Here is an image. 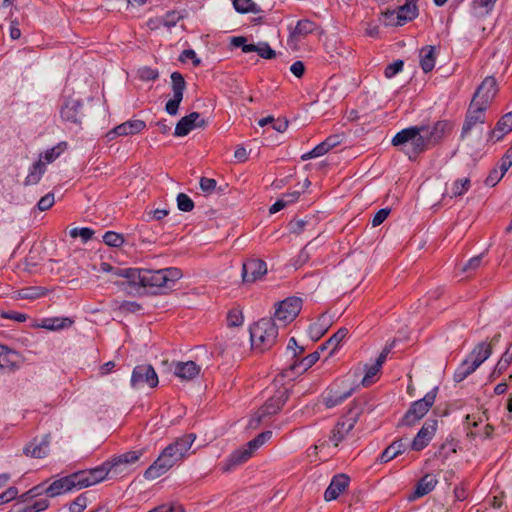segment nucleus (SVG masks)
Returning a JSON list of instances; mask_svg holds the SVG:
<instances>
[{
  "label": "nucleus",
  "instance_id": "obj_1",
  "mask_svg": "<svg viewBox=\"0 0 512 512\" xmlns=\"http://www.w3.org/2000/svg\"><path fill=\"white\" fill-rule=\"evenodd\" d=\"M452 127V123L448 120H439L432 126H410L396 133L391 143L404 152L410 160H415L419 154L440 143Z\"/></svg>",
  "mask_w": 512,
  "mask_h": 512
},
{
  "label": "nucleus",
  "instance_id": "obj_2",
  "mask_svg": "<svg viewBox=\"0 0 512 512\" xmlns=\"http://www.w3.org/2000/svg\"><path fill=\"white\" fill-rule=\"evenodd\" d=\"M114 274L126 279L129 293L158 294L167 288V272L162 269L117 268Z\"/></svg>",
  "mask_w": 512,
  "mask_h": 512
},
{
  "label": "nucleus",
  "instance_id": "obj_3",
  "mask_svg": "<svg viewBox=\"0 0 512 512\" xmlns=\"http://www.w3.org/2000/svg\"><path fill=\"white\" fill-rule=\"evenodd\" d=\"M369 403L368 396H360L353 400L350 408L346 414L336 423L330 436V441L334 446H338L344 440L346 435L354 428L359 420L360 415L366 410H371L367 407Z\"/></svg>",
  "mask_w": 512,
  "mask_h": 512
},
{
  "label": "nucleus",
  "instance_id": "obj_4",
  "mask_svg": "<svg viewBox=\"0 0 512 512\" xmlns=\"http://www.w3.org/2000/svg\"><path fill=\"white\" fill-rule=\"evenodd\" d=\"M278 327L274 320L262 318L250 327L252 346L260 351L270 349L277 340Z\"/></svg>",
  "mask_w": 512,
  "mask_h": 512
},
{
  "label": "nucleus",
  "instance_id": "obj_5",
  "mask_svg": "<svg viewBox=\"0 0 512 512\" xmlns=\"http://www.w3.org/2000/svg\"><path fill=\"white\" fill-rule=\"evenodd\" d=\"M177 449L172 444L164 448L158 458L145 470V479L154 480L165 474L178 461H181L184 457Z\"/></svg>",
  "mask_w": 512,
  "mask_h": 512
},
{
  "label": "nucleus",
  "instance_id": "obj_6",
  "mask_svg": "<svg viewBox=\"0 0 512 512\" xmlns=\"http://www.w3.org/2000/svg\"><path fill=\"white\" fill-rule=\"evenodd\" d=\"M438 389L439 388L435 386L427 392L422 399L412 402L409 409L402 417L400 425L411 427L421 420L435 403Z\"/></svg>",
  "mask_w": 512,
  "mask_h": 512
},
{
  "label": "nucleus",
  "instance_id": "obj_7",
  "mask_svg": "<svg viewBox=\"0 0 512 512\" xmlns=\"http://www.w3.org/2000/svg\"><path fill=\"white\" fill-rule=\"evenodd\" d=\"M290 391L287 388H279L269 397L266 402L257 410L250 421V424L259 425L264 418L277 414L289 399Z\"/></svg>",
  "mask_w": 512,
  "mask_h": 512
},
{
  "label": "nucleus",
  "instance_id": "obj_8",
  "mask_svg": "<svg viewBox=\"0 0 512 512\" xmlns=\"http://www.w3.org/2000/svg\"><path fill=\"white\" fill-rule=\"evenodd\" d=\"M488 108L478 104L477 101H471L467 109L465 120L461 130V139L466 138L473 129H478L479 139L482 138L483 127L486 121V110Z\"/></svg>",
  "mask_w": 512,
  "mask_h": 512
},
{
  "label": "nucleus",
  "instance_id": "obj_9",
  "mask_svg": "<svg viewBox=\"0 0 512 512\" xmlns=\"http://www.w3.org/2000/svg\"><path fill=\"white\" fill-rule=\"evenodd\" d=\"M301 308V298L296 296L288 297L276 304L274 319L286 325L287 323L292 322L298 316Z\"/></svg>",
  "mask_w": 512,
  "mask_h": 512
},
{
  "label": "nucleus",
  "instance_id": "obj_10",
  "mask_svg": "<svg viewBox=\"0 0 512 512\" xmlns=\"http://www.w3.org/2000/svg\"><path fill=\"white\" fill-rule=\"evenodd\" d=\"M158 382V375L149 364L137 365L132 371L130 384L134 389L143 388L145 385L155 388Z\"/></svg>",
  "mask_w": 512,
  "mask_h": 512
},
{
  "label": "nucleus",
  "instance_id": "obj_11",
  "mask_svg": "<svg viewBox=\"0 0 512 512\" xmlns=\"http://www.w3.org/2000/svg\"><path fill=\"white\" fill-rule=\"evenodd\" d=\"M318 29L319 26L310 19L299 20L288 36V46L294 50L298 49L301 40L316 32Z\"/></svg>",
  "mask_w": 512,
  "mask_h": 512
},
{
  "label": "nucleus",
  "instance_id": "obj_12",
  "mask_svg": "<svg viewBox=\"0 0 512 512\" xmlns=\"http://www.w3.org/2000/svg\"><path fill=\"white\" fill-rule=\"evenodd\" d=\"M396 14V25L402 26L407 22L413 21L419 15L417 0H405V3L397 8V10H387L384 13L385 18H393Z\"/></svg>",
  "mask_w": 512,
  "mask_h": 512
},
{
  "label": "nucleus",
  "instance_id": "obj_13",
  "mask_svg": "<svg viewBox=\"0 0 512 512\" xmlns=\"http://www.w3.org/2000/svg\"><path fill=\"white\" fill-rule=\"evenodd\" d=\"M267 273V264L262 259L250 258L242 265V281L245 284L254 283Z\"/></svg>",
  "mask_w": 512,
  "mask_h": 512
},
{
  "label": "nucleus",
  "instance_id": "obj_14",
  "mask_svg": "<svg viewBox=\"0 0 512 512\" xmlns=\"http://www.w3.org/2000/svg\"><path fill=\"white\" fill-rule=\"evenodd\" d=\"M496 93V79L493 76H488L479 85L471 101H477L478 104L488 108Z\"/></svg>",
  "mask_w": 512,
  "mask_h": 512
},
{
  "label": "nucleus",
  "instance_id": "obj_15",
  "mask_svg": "<svg viewBox=\"0 0 512 512\" xmlns=\"http://www.w3.org/2000/svg\"><path fill=\"white\" fill-rule=\"evenodd\" d=\"M437 429V420L428 419L416 434L411 443V449L421 451L428 446L429 442L435 435Z\"/></svg>",
  "mask_w": 512,
  "mask_h": 512
},
{
  "label": "nucleus",
  "instance_id": "obj_16",
  "mask_svg": "<svg viewBox=\"0 0 512 512\" xmlns=\"http://www.w3.org/2000/svg\"><path fill=\"white\" fill-rule=\"evenodd\" d=\"M206 124V120L201 118L198 112H191L178 121L174 130V135L177 137L186 136L193 129L204 127Z\"/></svg>",
  "mask_w": 512,
  "mask_h": 512
},
{
  "label": "nucleus",
  "instance_id": "obj_17",
  "mask_svg": "<svg viewBox=\"0 0 512 512\" xmlns=\"http://www.w3.org/2000/svg\"><path fill=\"white\" fill-rule=\"evenodd\" d=\"M146 128V123L143 120L133 119L128 120L114 127L106 134L108 141L114 140L118 136H129L140 133Z\"/></svg>",
  "mask_w": 512,
  "mask_h": 512
},
{
  "label": "nucleus",
  "instance_id": "obj_18",
  "mask_svg": "<svg viewBox=\"0 0 512 512\" xmlns=\"http://www.w3.org/2000/svg\"><path fill=\"white\" fill-rule=\"evenodd\" d=\"M512 131V111L503 115L496 126L487 132V141L496 142Z\"/></svg>",
  "mask_w": 512,
  "mask_h": 512
},
{
  "label": "nucleus",
  "instance_id": "obj_19",
  "mask_svg": "<svg viewBox=\"0 0 512 512\" xmlns=\"http://www.w3.org/2000/svg\"><path fill=\"white\" fill-rule=\"evenodd\" d=\"M350 482V478L346 474H337L333 476L329 486L324 492V499L332 501L339 497L345 491Z\"/></svg>",
  "mask_w": 512,
  "mask_h": 512
},
{
  "label": "nucleus",
  "instance_id": "obj_20",
  "mask_svg": "<svg viewBox=\"0 0 512 512\" xmlns=\"http://www.w3.org/2000/svg\"><path fill=\"white\" fill-rule=\"evenodd\" d=\"M82 102L76 99L67 100L61 108L60 115L64 121L80 124L81 123Z\"/></svg>",
  "mask_w": 512,
  "mask_h": 512
},
{
  "label": "nucleus",
  "instance_id": "obj_21",
  "mask_svg": "<svg viewBox=\"0 0 512 512\" xmlns=\"http://www.w3.org/2000/svg\"><path fill=\"white\" fill-rule=\"evenodd\" d=\"M354 392V388H351L345 392H340L335 389L334 386L330 387L323 395L322 402L326 408L330 409L345 401Z\"/></svg>",
  "mask_w": 512,
  "mask_h": 512
},
{
  "label": "nucleus",
  "instance_id": "obj_22",
  "mask_svg": "<svg viewBox=\"0 0 512 512\" xmlns=\"http://www.w3.org/2000/svg\"><path fill=\"white\" fill-rule=\"evenodd\" d=\"M50 445V435L43 436L39 443L34 440L29 445L24 447V454L33 458H44L48 455Z\"/></svg>",
  "mask_w": 512,
  "mask_h": 512
},
{
  "label": "nucleus",
  "instance_id": "obj_23",
  "mask_svg": "<svg viewBox=\"0 0 512 512\" xmlns=\"http://www.w3.org/2000/svg\"><path fill=\"white\" fill-rule=\"evenodd\" d=\"M435 476L427 474L423 476L417 483L416 488L412 494L408 496L409 501H414L430 493L437 484Z\"/></svg>",
  "mask_w": 512,
  "mask_h": 512
},
{
  "label": "nucleus",
  "instance_id": "obj_24",
  "mask_svg": "<svg viewBox=\"0 0 512 512\" xmlns=\"http://www.w3.org/2000/svg\"><path fill=\"white\" fill-rule=\"evenodd\" d=\"M200 366L194 361L177 362L174 366V374L182 380H192L200 373Z\"/></svg>",
  "mask_w": 512,
  "mask_h": 512
},
{
  "label": "nucleus",
  "instance_id": "obj_25",
  "mask_svg": "<svg viewBox=\"0 0 512 512\" xmlns=\"http://www.w3.org/2000/svg\"><path fill=\"white\" fill-rule=\"evenodd\" d=\"M253 455L251 449L245 445L244 447L235 450L227 458L223 470L230 471L232 468L245 463Z\"/></svg>",
  "mask_w": 512,
  "mask_h": 512
},
{
  "label": "nucleus",
  "instance_id": "obj_26",
  "mask_svg": "<svg viewBox=\"0 0 512 512\" xmlns=\"http://www.w3.org/2000/svg\"><path fill=\"white\" fill-rule=\"evenodd\" d=\"M17 352L9 349L4 345H0V370L13 372L19 368Z\"/></svg>",
  "mask_w": 512,
  "mask_h": 512
},
{
  "label": "nucleus",
  "instance_id": "obj_27",
  "mask_svg": "<svg viewBox=\"0 0 512 512\" xmlns=\"http://www.w3.org/2000/svg\"><path fill=\"white\" fill-rule=\"evenodd\" d=\"M492 351V345L488 344L486 341H482L472 349L467 357L480 367V365L491 356Z\"/></svg>",
  "mask_w": 512,
  "mask_h": 512
},
{
  "label": "nucleus",
  "instance_id": "obj_28",
  "mask_svg": "<svg viewBox=\"0 0 512 512\" xmlns=\"http://www.w3.org/2000/svg\"><path fill=\"white\" fill-rule=\"evenodd\" d=\"M320 359V352L317 350L303 358L295 359L289 369L295 374H301L311 368Z\"/></svg>",
  "mask_w": 512,
  "mask_h": 512
},
{
  "label": "nucleus",
  "instance_id": "obj_29",
  "mask_svg": "<svg viewBox=\"0 0 512 512\" xmlns=\"http://www.w3.org/2000/svg\"><path fill=\"white\" fill-rule=\"evenodd\" d=\"M406 450V444L401 440H395L384 451L379 455L378 461L380 463H387L390 460L396 458L398 455L404 453Z\"/></svg>",
  "mask_w": 512,
  "mask_h": 512
},
{
  "label": "nucleus",
  "instance_id": "obj_30",
  "mask_svg": "<svg viewBox=\"0 0 512 512\" xmlns=\"http://www.w3.org/2000/svg\"><path fill=\"white\" fill-rule=\"evenodd\" d=\"M479 366L466 357L454 372L453 379L456 383L464 381L468 376L474 373Z\"/></svg>",
  "mask_w": 512,
  "mask_h": 512
},
{
  "label": "nucleus",
  "instance_id": "obj_31",
  "mask_svg": "<svg viewBox=\"0 0 512 512\" xmlns=\"http://www.w3.org/2000/svg\"><path fill=\"white\" fill-rule=\"evenodd\" d=\"M71 490H73V488H72V484H71V481H70V477L68 475V476L62 477V478L52 482L45 489V493L49 497H55V496H58V495H60V494H62L64 492H68V491H71Z\"/></svg>",
  "mask_w": 512,
  "mask_h": 512
},
{
  "label": "nucleus",
  "instance_id": "obj_32",
  "mask_svg": "<svg viewBox=\"0 0 512 512\" xmlns=\"http://www.w3.org/2000/svg\"><path fill=\"white\" fill-rule=\"evenodd\" d=\"M435 47L426 46L420 51V67L425 73L432 71L435 67Z\"/></svg>",
  "mask_w": 512,
  "mask_h": 512
},
{
  "label": "nucleus",
  "instance_id": "obj_33",
  "mask_svg": "<svg viewBox=\"0 0 512 512\" xmlns=\"http://www.w3.org/2000/svg\"><path fill=\"white\" fill-rule=\"evenodd\" d=\"M46 171V165L38 160L35 162L29 170L27 177L25 178V185H34L37 184L42 178L43 174Z\"/></svg>",
  "mask_w": 512,
  "mask_h": 512
},
{
  "label": "nucleus",
  "instance_id": "obj_34",
  "mask_svg": "<svg viewBox=\"0 0 512 512\" xmlns=\"http://www.w3.org/2000/svg\"><path fill=\"white\" fill-rule=\"evenodd\" d=\"M234 9L240 14H260L263 10L253 0H233Z\"/></svg>",
  "mask_w": 512,
  "mask_h": 512
},
{
  "label": "nucleus",
  "instance_id": "obj_35",
  "mask_svg": "<svg viewBox=\"0 0 512 512\" xmlns=\"http://www.w3.org/2000/svg\"><path fill=\"white\" fill-rule=\"evenodd\" d=\"M73 324V320L68 317H53L43 320L42 327L48 330H61L68 328Z\"/></svg>",
  "mask_w": 512,
  "mask_h": 512
},
{
  "label": "nucleus",
  "instance_id": "obj_36",
  "mask_svg": "<svg viewBox=\"0 0 512 512\" xmlns=\"http://www.w3.org/2000/svg\"><path fill=\"white\" fill-rule=\"evenodd\" d=\"M73 489H82L92 486L87 470L77 471L69 475Z\"/></svg>",
  "mask_w": 512,
  "mask_h": 512
},
{
  "label": "nucleus",
  "instance_id": "obj_37",
  "mask_svg": "<svg viewBox=\"0 0 512 512\" xmlns=\"http://www.w3.org/2000/svg\"><path fill=\"white\" fill-rule=\"evenodd\" d=\"M87 472L91 480V485H95L107 478H110L109 469L106 466V462L95 468L87 469Z\"/></svg>",
  "mask_w": 512,
  "mask_h": 512
},
{
  "label": "nucleus",
  "instance_id": "obj_38",
  "mask_svg": "<svg viewBox=\"0 0 512 512\" xmlns=\"http://www.w3.org/2000/svg\"><path fill=\"white\" fill-rule=\"evenodd\" d=\"M196 439V435L194 433L185 434L179 438H177L173 443V446L178 448L179 452L182 453V456L185 457L188 450L191 448L193 442Z\"/></svg>",
  "mask_w": 512,
  "mask_h": 512
},
{
  "label": "nucleus",
  "instance_id": "obj_39",
  "mask_svg": "<svg viewBox=\"0 0 512 512\" xmlns=\"http://www.w3.org/2000/svg\"><path fill=\"white\" fill-rule=\"evenodd\" d=\"M173 96L183 99L184 90L186 88V82L183 75L178 72H172L171 76Z\"/></svg>",
  "mask_w": 512,
  "mask_h": 512
},
{
  "label": "nucleus",
  "instance_id": "obj_40",
  "mask_svg": "<svg viewBox=\"0 0 512 512\" xmlns=\"http://www.w3.org/2000/svg\"><path fill=\"white\" fill-rule=\"evenodd\" d=\"M471 187V181L469 178L457 179L452 183L451 186V197H459L464 195Z\"/></svg>",
  "mask_w": 512,
  "mask_h": 512
},
{
  "label": "nucleus",
  "instance_id": "obj_41",
  "mask_svg": "<svg viewBox=\"0 0 512 512\" xmlns=\"http://www.w3.org/2000/svg\"><path fill=\"white\" fill-rule=\"evenodd\" d=\"M105 462L109 469L110 478H115L128 472V467L123 463L118 462V457H114L113 459Z\"/></svg>",
  "mask_w": 512,
  "mask_h": 512
},
{
  "label": "nucleus",
  "instance_id": "obj_42",
  "mask_svg": "<svg viewBox=\"0 0 512 512\" xmlns=\"http://www.w3.org/2000/svg\"><path fill=\"white\" fill-rule=\"evenodd\" d=\"M67 149L66 142H60L54 147L48 149L44 153V159L47 163L55 161Z\"/></svg>",
  "mask_w": 512,
  "mask_h": 512
},
{
  "label": "nucleus",
  "instance_id": "obj_43",
  "mask_svg": "<svg viewBox=\"0 0 512 512\" xmlns=\"http://www.w3.org/2000/svg\"><path fill=\"white\" fill-rule=\"evenodd\" d=\"M272 437V431L267 430L258 434L254 439L250 440L246 445L254 453L264 443H266Z\"/></svg>",
  "mask_w": 512,
  "mask_h": 512
},
{
  "label": "nucleus",
  "instance_id": "obj_44",
  "mask_svg": "<svg viewBox=\"0 0 512 512\" xmlns=\"http://www.w3.org/2000/svg\"><path fill=\"white\" fill-rule=\"evenodd\" d=\"M497 0H473V7L479 10L480 15L489 14L495 7Z\"/></svg>",
  "mask_w": 512,
  "mask_h": 512
},
{
  "label": "nucleus",
  "instance_id": "obj_45",
  "mask_svg": "<svg viewBox=\"0 0 512 512\" xmlns=\"http://www.w3.org/2000/svg\"><path fill=\"white\" fill-rule=\"evenodd\" d=\"M103 241L106 245L111 247H120L124 243L123 235L114 232V231H107L103 235Z\"/></svg>",
  "mask_w": 512,
  "mask_h": 512
},
{
  "label": "nucleus",
  "instance_id": "obj_46",
  "mask_svg": "<svg viewBox=\"0 0 512 512\" xmlns=\"http://www.w3.org/2000/svg\"><path fill=\"white\" fill-rule=\"evenodd\" d=\"M243 324V314L239 308H232L227 314L228 327H239Z\"/></svg>",
  "mask_w": 512,
  "mask_h": 512
},
{
  "label": "nucleus",
  "instance_id": "obj_47",
  "mask_svg": "<svg viewBox=\"0 0 512 512\" xmlns=\"http://www.w3.org/2000/svg\"><path fill=\"white\" fill-rule=\"evenodd\" d=\"M69 234L72 238L81 237L82 241L86 243L92 239L94 231L88 227L73 228L70 230Z\"/></svg>",
  "mask_w": 512,
  "mask_h": 512
},
{
  "label": "nucleus",
  "instance_id": "obj_48",
  "mask_svg": "<svg viewBox=\"0 0 512 512\" xmlns=\"http://www.w3.org/2000/svg\"><path fill=\"white\" fill-rule=\"evenodd\" d=\"M177 206L183 212H190L194 208V202L185 193H179L177 196Z\"/></svg>",
  "mask_w": 512,
  "mask_h": 512
},
{
  "label": "nucleus",
  "instance_id": "obj_49",
  "mask_svg": "<svg viewBox=\"0 0 512 512\" xmlns=\"http://www.w3.org/2000/svg\"><path fill=\"white\" fill-rule=\"evenodd\" d=\"M503 168H493L485 179V185L494 187L505 175Z\"/></svg>",
  "mask_w": 512,
  "mask_h": 512
},
{
  "label": "nucleus",
  "instance_id": "obj_50",
  "mask_svg": "<svg viewBox=\"0 0 512 512\" xmlns=\"http://www.w3.org/2000/svg\"><path fill=\"white\" fill-rule=\"evenodd\" d=\"M138 76L143 81H154L159 77V72L148 66H143L138 69Z\"/></svg>",
  "mask_w": 512,
  "mask_h": 512
},
{
  "label": "nucleus",
  "instance_id": "obj_51",
  "mask_svg": "<svg viewBox=\"0 0 512 512\" xmlns=\"http://www.w3.org/2000/svg\"><path fill=\"white\" fill-rule=\"evenodd\" d=\"M182 17L183 16L178 11H168L164 16H162L163 26L168 28L174 27Z\"/></svg>",
  "mask_w": 512,
  "mask_h": 512
},
{
  "label": "nucleus",
  "instance_id": "obj_52",
  "mask_svg": "<svg viewBox=\"0 0 512 512\" xmlns=\"http://www.w3.org/2000/svg\"><path fill=\"white\" fill-rule=\"evenodd\" d=\"M329 151L330 150L327 148L325 143L322 141L320 144L315 146L311 151L303 154L301 158H302V160L317 158V157L323 156L324 154H326Z\"/></svg>",
  "mask_w": 512,
  "mask_h": 512
},
{
  "label": "nucleus",
  "instance_id": "obj_53",
  "mask_svg": "<svg viewBox=\"0 0 512 512\" xmlns=\"http://www.w3.org/2000/svg\"><path fill=\"white\" fill-rule=\"evenodd\" d=\"M142 452L141 451H128L123 454L118 455V462L123 463L124 465L128 466L129 464H133L136 461L139 460L141 457Z\"/></svg>",
  "mask_w": 512,
  "mask_h": 512
},
{
  "label": "nucleus",
  "instance_id": "obj_54",
  "mask_svg": "<svg viewBox=\"0 0 512 512\" xmlns=\"http://www.w3.org/2000/svg\"><path fill=\"white\" fill-rule=\"evenodd\" d=\"M404 67V61L403 60H396L393 63L386 66L384 70V75L386 78L390 79L394 77L396 74L401 72Z\"/></svg>",
  "mask_w": 512,
  "mask_h": 512
},
{
  "label": "nucleus",
  "instance_id": "obj_55",
  "mask_svg": "<svg viewBox=\"0 0 512 512\" xmlns=\"http://www.w3.org/2000/svg\"><path fill=\"white\" fill-rule=\"evenodd\" d=\"M256 52L261 58L273 59L276 57V52L270 47L267 42H260L257 44Z\"/></svg>",
  "mask_w": 512,
  "mask_h": 512
},
{
  "label": "nucleus",
  "instance_id": "obj_56",
  "mask_svg": "<svg viewBox=\"0 0 512 512\" xmlns=\"http://www.w3.org/2000/svg\"><path fill=\"white\" fill-rule=\"evenodd\" d=\"M148 512H184L183 507L178 503H164Z\"/></svg>",
  "mask_w": 512,
  "mask_h": 512
},
{
  "label": "nucleus",
  "instance_id": "obj_57",
  "mask_svg": "<svg viewBox=\"0 0 512 512\" xmlns=\"http://www.w3.org/2000/svg\"><path fill=\"white\" fill-rule=\"evenodd\" d=\"M87 506V497L85 494H80L76 499L69 505L70 512H83Z\"/></svg>",
  "mask_w": 512,
  "mask_h": 512
},
{
  "label": "nucleus",
  "instance_id": "obj_58",
  "mask_svg": "<svg viewBox=\"0 0 512 512\" xmlns=\"http://www.w3.org/2000/svg\"><path fill=\"white\" fill-rule=\"evenodd\" d=\"M347 335L348 330L346 328H340L328 339L326 344H328V346H333V349H335Z\"/></svg>",
  "mask_w": 512,
  "mask_h": 512
},
{
  "label": "nucleus",
  "instance_id": "obj_59",
  "mask_svg": "<svg viewBox=\"0 0 512 512\" xmlns=\"http://www.w3.org/2000/svg\"><path fill=\"white\" fill-rule=\"evenodd\" d=\"M199 184L201 190L206 194H211L212 192H214L217 186V182L215 179L207 177H201Z\"/></svg>",
  "mask_w": 512,
  "mask_h": 512
},
{
  "label": "nucleus",
  "instance_id": "obj_60",
  "mask_svg": "<svg viewBox=\"0 0 512 512\" xmlns=\"http://www.w3.org/2000/svg\"><path fill=\"white\" fill-rule=\"evenodd\" d=\"M55 202L54 194L53 193H47L43 197L40 198V200L37 203V208L40 211H46L50 209Z\"/></svg>",
  "mask_w": 512,
  "mask_h": 512
},
{
  "label": "nucleus",
  "instance_id": "obj_61",
  "mask_svg": "<svg viewBox=\"0 0 512 512\" xmlns=\"http://www.w3.org/2000/svg\"><path fill=\"white\" fill-rule=\"evenodd\" d=\"M49 507V501L47 499H40L35 501L31 506L25 507L22 512H41Z\"/></svg>",
  "mask_w": 512,
  "mask_h": 512
},
{
  "label": "nucleus",
  "instance_id": "obj_62",
  "mask_svg": "<svg viewBox=\"0 0 512 512\" xmlns=\"http://www.w3.org/2000/svg\"><path fill=\"white\" fill-rule=\"evenodd\" d=\"M308 224H309L308 220L296 219V220H292L288 224V227H289L290 232H292L294 234H300V233H302L305 230V227Z\"/></svg>",
  "mask_w": 512,
  "mask_h": 512
},
{
  "label": "nucleus",
  "instance_id": "obj_63",
  "mask_svg": "<svg viewBox=\"0 0 512 512\" xmlns=\"http://www.w3.org/2000/svg\"><path fill=\"white\" fill-rule=\"evenodd\" d=\"M380 369L381 368L376 367V365H374V364L372 366H370L367 369V371L362 379L363 386L367 387V386L371 385L374 382V377L378 374Z\"/></svg>",
  "mask_w": 512,
  "mask_h": 512
},
{
  "label": "nucleus",
  "instance_id": "obj_64",
  "mask_svg": "<svg viewBox=\"0 0 512 512\" xmlns=\"http://www.w3.org/2000/svg\"><path fill=\"white\" fill-rule=\"evenodd\" d=\"M483 254L472 257L467 261V263L463 266V272L475 271L482 264Z\"/></svg>",
  "mask_w": 512,
  "mask_h": 512
}]
</instances>
